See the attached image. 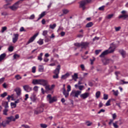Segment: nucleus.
<instances>
[{"instance_id": "11", "label": "nucleus", "mask_w": 128, "mask_h": 128, "mask_svg": "<svg viewBox=\"0 0 128 128\" xmlns=\"http://www.w3.org/2000/svg\"><path fill=\"white\" fill-rule=\"evenodd\" d=\"M14 37H13L12 38V43L16 44L18 40V36H20V35L18 34H14Z\"/></svg>"}, {"instance_id": "55", "label": "nucleus", "mask_w": 128, "mask_h": 128, "mask_svg": "<svg viewBox=\"0 0 128 128\" xmlns=\"http://www.w3.org/2000/svg\"><path fill=\"white\" fill-rule=\"evenodd\" d=\"M114 28H115L116 32H118L120 30L121 27L120 26L115 27Z\"/></svg>"}, {"instance_id": "2", "label": "nucleus", "mask_w": 128, "mask_h": 128, "mask_svg": "<svg viewBox=\"0 0 128 128\" xmlns=\"http://www.w3.org/2000/svg\"><path fill=\"white\" fill-rule=\"evenodd\" d=\"M114 52V48L110 46L109 48L105 51H104L100 55V58H104L108 54H112Z\"/></svg>"}, {"instance_id": "6", "label": "nucleus", "mask_w": 128, "mask_h": 128, "mask_svg": "<svg viewBox=\"0 0 128 128\" xmlns=\"http://www.w3.org/2000/svg\"><path fill=\"white\" fill-rule=\"evenodd\" d=\"M80 94H82V91L73 90L71 92L70 96H73L74 98H78V96Z\"/></svg>"}, {"instance_id": "9", "label": "nucleus", "mask_w": 128, "mask_h": 128, "mask_svg": "<svg viewBox=\"0 0 128 128\" xmlns=\"http://www.w3.org/2000/svg\"><path fill=\"white\" fill-rule=\"evenodd\" d=\"M44 112V108L42 107H40L38 108L36 110H34V114H41V112Z\"/></svg>"}, {"instance_id": "20", "label": "nucleus", "mask_w": 128, "mask_h": 128, "mask_svg": "<svg viewBox=\"0 0 128 128\" xmlns=\"http://www.w3.org/2000/svg\"><path fill=\"white\" fill-rule=\"evenodd\" d=\"M112 62V60L107 59L103 62V64L105 66H106V64H110V62Z\"/></svg>"}, {"instance_id": "16", "label": "nucleus", "mask_w": 128, "mask_h": 128, "mask_svg": "<svg viewBox=\"0 0 128 128\" xmlns=\"http://www.w3.org/2000/svg\"><path fill=\"white\" fill-rule=\"evenodd\" d=\"M30 98L32 100V102H34L36 100H38V98H36V95L34 93L33 94H32L31 96L30 97Z\"/></svg>"}, {"instance_id": "39", "label": "nucleus", "mask_w": 128, "mask_h": 128, "mask_svg": "<svg viewBox=\"0 0 128 128\" xmlns=\"http://www.w3.org/2000/svg\"><path fill=\"white\" fill-rule=\"evenodd\" d=\"M113 126L114 127V128H118V121L115 122H113Z\"/></svg>"}, {"instance_id": "45", "label": "nucleus", "mask_w": 128, "mask_h": 128, "mask_svg": "<svg viewBox=\"0 0 128 128\" xmlns=\"http://www.w3.org/2000/svg\"><path fill=\"white\" fill-rule=\"evenodd\" d=\"M8 52H14V46H9V48H8Z\"/></svg>"}, {"instance_id": "21", "label": "nucleus", "mask_w": 128, "mask_h": 128, "mask_svg": "<svg viewBox=\"0 0 128 128\" xmlns=\"http://www.w3.org/2000/svg\"><path fill=\"white\" fill-rule=\"evenodd\" d=\"M70 76V73L67 72L65 74L62 75L61 77L62 80H66V78H68Z\"/></svg>"}, {"instance_id": "40", "label": "nucleus", "mask_w": 128, "mask_h": 128, "mask_svg": "<svg viewBox=\"0 0 128 128\" xmlns=\"http://www.w3.org/2000/svg\"><path fill=\"white\" fill-rule=\"evenodd\" d=\"M20 54H16L14 55L13 58H14V60H16V58H20Z\"/></svg>"}, {"instance_id": "38", "label": "nucleus", "mask_w": 128, "mask_h": 128, "mask_svg": "<svg viewBox=\"0 0 128 128\" xmlns=\"http://www.w3.org/2000/svg\"><path fill=\"white\" fill-rule=\"evenodd\" d=\"M112 92H114V96H118V90H116L114 91V90H112Z\"/></svg>"}, {"instance_id": "49", "label": "nucleus", "mask_w": 128, "mask_h": 128, "mask_svg": "<svg viewBox=\"0 0 128 128\" xmlns=\"http://www.w3.org/2000/svg\"><path fill=\"white\" fill-rule=\"evenodd\" d=\"M112 120H114L116 118V114L114 113L112 114Z\"/></svg>"}, {"instance_id": "1", "label": "nucleus", "mask_w": 128, "mask_h": 128, "mask_svg": "<svg viewBox=\"0 0 128 128\" xmlns=\"http://www.w3.org/2000/svg\"><path fill=\"white\" fill-rule=\"evenodd\" d=\"M32 84H40V86H46L48 84V81L44 79H34L32 80Z\"/></svg>"}, {"instance_id": "3", "label": "nucleus", "mask_w": 128, "mask_h": 128, "mask_svg": "<svg viewBox=\"0 0 128 128\" xmlns=\"http://www.w3.org/2000/svg\"><path fill=\"white\" fill-rule=\"evenodd\" d=\"M60 65H58L55 70L54 71L53 74L54 75L53 76V78L58 79L59 78L58 74H60Z\"/></svg>"}, {"instance_id": "59", "label": "nucleus", "mask_w": 128, "mask_h": 128, "mask_svg": "<svg viewBox=\"0 0 128 128\" xmlns=\"http://www.w3.org/2000/svg\"><path fill=\"white\" fill-rule=\"evenodd\" d=\"M22 128H30V126L28 125L22 124Z\"/></svg>"}, {"instance_id": "15", "label": "nucleus", "mask_w": 128, "mask_h": 128, "mask_svg": "<svg viewBox=\"0 0 128 128\" xmlns=\"http://www.w3.org/2000/svg\"><path fill=\"white\" fill-rule=\"evenodd\" d=\"M14 92H16L17 96H20L22 94V90L20 88H16L14 89Z\"/></svg>"}, {"instance_id": "42", "label": "nucleus", "mask_w": 128, "mask_h": 128, "mask_svg": "<svg viewBox=\"0 0 128 128\" xmlns=\"http://www.w3.org/2000/svg\"><path fill=\"white\" fill-rule=\"evenodd\" d=\"M104 100H108V95L104 94V98H103Z\"/></svg>"}, {"instance_id": "10", "label": "nucleus", "mask_w": 128, "mask_h": 128, "mask_svg": "<svg viewBox=\"0 0 128 128\" xmlns=\"http://www.w3.org/2000/svg\"><path fill=\"white\" fill-rule=\"evenodd\" d=\"M90 92H84V94H81L80 95V98H82V100H86V98H88V96H90Z\"/></svg>"}, {"instance_id": "53", "label": "nucleus", "mask_w": 128, "mask_h": 128, "mask_svg": "<svg viewBox=\"0 0 128 128\" xmlns=\"http://www.w3.org/2000/svg\"><path fill=\"white\" fill-rule=\"evenodd\" d=\"M36 68L35 66H33L32 68V72H33V74H34L36 72Z\"/></svg>"}, {"instance_id": "23", "label": "nucleus", "mask_w": 128, "mask_h": 128, "mask_svg": "<svg viewBox=\"0 0 128 128\" xmlns=\"http://www.w3.org/2000/svg\"><path fill=\"white\" fill-rule=\"evenodd\" d=\"M6 54L5 53H4L0 56V62L3 60H4V58H6Z\"/></svg>"}, {"instance_id": "28", "label": "nucleus", "mask_w": 128, "mask_h": 128, "mask_svg": "<svg viewBox=\"0 0 128 128\" xmlns=\"http://www.w3.org/2000/svg\"><path fill=\"white\" fill-rule=\"evenodd\" d=\"M94 26V23H92V22H90L86 24V28H92V26Z\"/></svg>"}, {"instance_id": "52", "label": "nucleus", "mask_w": 128, "mask_h": 128, "mask_svg": "<svg viewBox=\"0 0 128 128\" xmlns=\"http://www.w3.org/2000/svg\"><path fill=\"white\" fill-rule=\"evenodd\" d=\"M67 92H70L71 90L72 87L70 86V85H68L67 86Z\"/></svg>"}, {"instance_id": "43", "label": "nucleus", "mask_w": 128, "mask_h": 128, "mask_svg": "<svg viewBox=\"0 0 128 128\" xmlns=\"http://www.w3.org/2000/svg\"><path fill=\"white\" fill-rule=\"evenodd\" d=\"M8 96V92H4V94H0L1 98H4Z\"/></svg>"}, {"instance_id": "36", "label": "nucleus", "mask_w": 128, "mask_h": 128, "mask_svg": "<svg viewBox=\"0 0 128 128\" xmlns=\"http://www.w3.org/2000/svg\"><path fill=\"white\" fill-rule=\"evenodd\" d=\"M63 94L64 95L65 98H68V96L69 92L68 91L63 92Z\"/></svg>"}, {"instance_id": "44", "label": "nucleus", "mask_w": 128, "mask_h": 128, "mask_svg": "<svg viewBox=\"0 0 128 128\" xmlns=\"http://www.w3.org/2000/svg\"><path fill=\"white\" fill-rule=\"evenodd\" d=\"M40 128H48V125H46V124H40Z\"/></svg>"}, {"instance_id": "5", "label": "nucleus", "mask_w": 128, "mask_h": 128, "mask_svg": "<svg viewBox=\"0 0 128 128\" xmlns=\"http://www.w3.org/2000/svg\"><path fill=\"white\" fill-rule=\"evenodd\" d=\"M74 46L77 48L81 47L82 48H86L88 46V44L86 42H82L81 43H76Z\"/></svg>"}, {"instance_id": "30", "label": "nucleus", "mask_w": 128, "mask_h": 128, "mask_svg": "<svg viewBox=\"0 0 128 128\" xmlns=\"http://www.w3.org/2000/svg\"><path fill=\"white\" fill-rule=\"evenodd\" d=\"M72 78L74 80H75V82H76V79L78 78V74L75 73L74 75L72 76Z\"/></svg>"}, {"instance_id": "7", "label": "nucleus", "mask_w": 128, "mask_h": 128, "mask_svg": "<svg viewBox=\"0 0 128 128\" xmlns=\"http://www.w3.org/2000/svg\"><path fill=\"white\" fill-rule=\"evenodd\" d=\"M47 98H48L49 104H52L53 102H56L58 100L56 96H54L52 98V95L50 94H48L47 96Z\"/></svg>"}, {"instance_id": "41", "label": "nucleus", "mask_w": 128, "mask_h": 128, "mask_svg": "<svg viewBox=\"0 0 128 128\" xmlns=\"http://www.w3.org/2000/svg\"><path fill=\"white\" fill-rule=\"evenodd\" d=\"M111 101H112V100L110 99L109 100H108L107 101V102L106 104V106H110V102Z\"/></svg>"}, {"instance_id": "35", "label": "nucleus", "mask_w": 128, "mask_h": 128, "mask_svg": "<svg viewBox=\"0 0 128 128\" xmlns=\"http://www.w3.org/2000/svg\"><path fill=\"white\" fill-rule=\"evenodd\" d=\"M100 92L98 91L96 94V97L97 98H100Z\"/></svg>"}, {"instance_id": "34", "label": "nucleus", "mask_w": 128, "mask_h": 128, "mask_svg": "<svg viewBox=\"0 0 128 128\" xmlns=\"http://www.w3.org/2000/svg\"><path fill=\"white\" fill-rule=\"evenodd\" d=\"M8 110L7 108H5L3 110V114H4V116H8Z\"/></svg>"}, {"instance_id": "12", "label": "nucleus", "mask_w": 128, "mask_h": 128, "mask_svg": "<svg viewBox=\"0 0 128 128\" xmlns=\"http://www.w3.org/2000/svg\"><path fill=\"white\" fill-rule=\"evenodd\" d=\"M38 36V33H36V34H34L32 37L30 38L28 42V44H30V42H34V40H36V38Z\"/></svg>"}, {"instance_id": "51", "label": "nucleus", "mask_w": 128, "mask_h": 128, "mask_svg": "<svg viewBox=\"0 0 128 128\" xmlns=\"http://www.w3.org/2000/svg\"><path fill=\"white\" fill-rule=\"evenodd\" d=\"M4 104L5 108H8V102H4Z\"/></svg>"}, {"instance_id": "56", "label": "nucleus", "mask_w": 128, "mask_h": 128, "mask_svg": "<svg viewBox=\"0 0 128 128\" xmlns=\"http://www.w3.org/2000/svg\"><path fill=\"white\" fill-rule=\"evenodd\" d=\"M100 52H102L101 50H96L95 54H96L98 55V54H100Z\"/></svg>"}, {"instance_id": "27", "label": "nucleus", "mask_w": 128, "mask_h": 128, "mask_svg": "<svg viewBox=\"0 0 128 128\" xmlns=\"http://www.w3.org/2000/svg\"><path fill=\"white\" fill-rule=\"evenodd\" d=\"M62 12L64 14H68L70 12V10H68V9H63L62 10Z\"/></svg>"}, {"instance_id": "8", "label": "nucleus", "mask_w": 128, "mask_h": 128, "mask_svg": "<svg viewBox=\"0 0 128 128\" xmlns=\"http://www.w3.org/2000/svg\"><path fill=\"white\" fill-rule=\"evenodd\" d=\"M23 88L26 92H30L32 90V88L28 84L24 86Z\"/></svg>"}, {"instance_id": "61", "label": "nucleus", "mask_w": 128, "mask_h": 128, "mask_svg": "<svg viewBox=\"0 0 128 128\" xmlns=\"http://www.w3.org/2000/svg\"><path fill=\"white\" fill-rule=\"evenodd\" d=\"M11 106L14 108H16V104L15 102H11Z\"/></svg>"}, {"instance_id": "19", "label": "nucleus", "mask_w": 128, "mask_h": 128, "mask_svg": "<svg viewBox=\"0 0 128 128\" xmlns=\"http://www.w3.org/2000/svg\"><path fill=\"white\" fill-rule=\"evenodd\" d=\"M124 18V20H128V14H124L123 15H120L118 16V18Z\"/></svg>"}, {"instance_id": "17", "label": "nucleus", "mask_w": 128, "mask_h": 128, "mask_svg": "<svg viewBox=\"0 0 128 128\" xmlns=\"http://www.w3.org/2000/svg\"><path fill=\"white\" fill-rule=\"evenodd\" d=\"M46 14H48L47 12H43L41 13V14L40 15H39V18H38V20H40V18H44V16H46Z\"/></svg>"}, {"instance_id": "57", "label": "nucleus", "mask_w": 128, "mask_h": 128, "mask_svg": "<svg viewBox=\"0 0 128 128\" xmlns=\"http://www.w3.org/2000/svg\"><path fill=\"white\" fill-rule=\"evenodd\" d=\"M35 18V16L34 14L31 15L30 17L28 18L29 20H34Z\"/></svg>"}, {"instance_id": "64", "label": "nucleus", "mask_w": 128, "mask_h": 128, "mask_svg": "<svg viewBox=\"0 0 128 128\" xmlns=\"http://www.w3.org/2000/svg\"><path fill=\"white\" fill-rule=\"evenodd\" d=\"M99 10H104V6H102L98 8Z\"/></svg>"}, {"instance_id": "63", "label": "nucleus", "mask_w": 128, "mask_h": 128, "mask_svg": "<svg viewBox=\"0 0 128 128\" xmlns=\"http://www.w3.org/2000/svg\"><path fill=\"white\" fill-rule=\"evenodd\" d=\"M84 88V86H78V88L80 90H82V88Z\"/></svg>"}, {"instance_id": "37", "label": "nucleus", "mask_w": 128, "mask_h": 128, "mask_svg": "<svg viewBox=\"0 0 128 128\" xmlns=\"http://www.w3.org/2000/svg\"><path fill=\"white\" fill-rule=\"evenodd\" d=\"M86 124L88 126H92V122L90 121H86Z\"/></svg>"}, {"instance_id": "32", "label": "nucleus", "mask_w": 128, "mask_h": 128, "mask_svg": "<svg viewBox=\"0 0 128 128\" xmlns=\"http://www.w3.org/2000/svg\"><path fill=\"white\" fill-rule=\"evenodd\" d=\"M26 0H19L17 2H16V4H17L18 6L20 4H22V2H24Z\"/></svg>"}, {"instance_id": "18", "label": "nucleus", "mask_w": 128, "mask_h": 128, "mask_svg": "<svg viewBox=\"0 0 128 128\" xmlns=\"http://www.w3.org/2000/svg\"><path fill=\"white\" fill-rule=\"evenodd\" d=\"M7 120H8L10 122H16V118H14V117L12 116L8 117Z\"/></svg>"}, {"instance_id": "31", "label": "nucleus", "mask_w": 128, "mask_h": 128, "mask_svg": "<svg viewBox=\"0 0 128 128\" xmlns=\"http://www.w3.org/2000/svg\"><path fill=\"white\" fill-rule=\"evenodd\" d=\"M56 24H50V28H52V30H54L56 28Z\"/></svg>"}, {"instance_id": "50", "label": "nucleus", "mask_w": 128, "mask_h": 128, "mask_svg": "<svg viewBox=\"0 0 128 128\" xmlns=\"http://www.w3.org/2000/svg\"><path fill=\"white\" fill-rule=\"evenodd\" d=\"M33 90L34 92H38V86H35L33 88Z\"/></svg>"}, {"instance_id": "54", "label": "nucleus", "mask_w": 128, "mask_h": 128, "mask_svg": "<svg viewBox=\"0 0 128 128\" xmlns=\"http://www.w3.org/2000/svg\"><path fill=\"white\" fill-rule=\"evenodd\" d=\"M80 68H81L82 70H86V68H84V64H82L80 66Z\"/></svg>"}, {"instance_id": "47", "label": "nucleus", "mask_w": 128, "mask_h": 128, "mask_svg": "<svg viewBox=\"0 0 128 128\" xmlns=\"http://www.w3.org/2000/svg\"><path fill=\"white\" fill-rule=\"evenodd\" d=\"M15 78L18 80H22V76H20V75H16L15 76Z\"/></svg>"}, {"instance_id": "33", "label": "nucleus", "mask_w": 128, "mask_h": 128, "mask_svg": "<svg viewBox=\"0 0 128 128\" xmlns=\"http://www.w3.org/2000/svg\"><path fill=\"white\" fill-rule=\"evenodd\" d=\"M12 4V3H7L6 4H4V8H10V6H10Z\"/></svg>"}, {"instance_id": "13", "label": "nucleus", "mask_w": 128, "mask_h": 128, "mask_svg": "<svg viewBox=\"0 0 128 128\" xmlns=\"http://www.w3.org/2000/svg\"><path fill=\"white\" fill-rule=\"evenodd\" d=\"M10 124V121L6 120V121H3L2 123H0V126H2L3 128H6V124Z\"/></svg>"}, {"instance_id": "25", "label": "nucleus", "mask_w": 128, "mask_h": 128, "mask_svg": "<svg viewBox=\"0 0 128 128\" xmlns=\"http://www.w3.org/2000/svg\"><path fill=\"white\" fill-rule=\"evenodd\" d=\"M42 56H44L43 53H40V56L38 57V60H40V62H42Z\"/></svg>"}, {"instance_id": "4", "label": "nucleus", "mask_w": 128, "mask_h": 128, "mask_svg": "<svg viewBox=\"0 0 128 128\" xmlns=\"http://www.w3.org/2000/svg\"><path fill=\"white\" fill-rule=\"evenodd\" d=\"M91 2L92 0H82L80 2V6L82 8L83 10H86V4H88Z\"/></svg>"}, {"instance_id": "62", "label": "nucleus", "mask_w": 128, "mask_h": 128, "mask_svg": "<svg viewBox=\"0 0 128 128\" xmlns=\"http://www.w3.org/2000/svg\"><path fill=\"white\" fill-rule=\"evenodd\" d=\"M4 82V78H0V84H2Z\"/></svg>"}, {"instance_id": "26", "label": "nucleus", "mask_w": 128, "mask_h": 128, "mask_svg": "<svg viewBox=\"0 0 128 128\" xmlns=\"http://www.w3.org/2000/svg\"><path fill=\"white\" fill-rule=\"evenodd\" d=\"M37 44H38L40 46H42L44 44V40L40 39L38 42Z\"/></svg>"}, {"instance_id": "48", "label": "nucleus", "mask_w": 128, "mask_h": 128, "mask_svg": "<svg viewBox=\"0 0 128 128\" xmlns=\"http://www.w3.org/2000/svg\"><path fill=\"white\" fill-rule=\"evenodd\" d=\"M112 16H114V14H108V16H107V18L108 20H110V18H112Z\"/></svg>"}, {"instance_id": "29", "label": "nucleus", "mask_w": 128, "mask_h": 128, "mask_svg": "<svg viewBox=\"0 0 128 128\" xmlns=\"http://www.w3.org/2000/svg\"><path fill=\"white\" fill-rule=\"evenodd\" d=\"M44 68L43 66H38V72H44Z\"/></svg>"}, {"instance_id": "58", "label": "nucleus", "mask_w": 128, "mask_h": 128, "mask_svg": "<svg viewBox=\"0 0 128 128\" xmlns=\"http://www.w3.org/2000/svg\"><path fill=\"white\" fill-rule=\"evenodd\" d=\"M94 60H96V58H93V59H90V60L91 64H94Z\"/></svg>"}, {"instance_id": "24", "label": "nucleus", "mask_w": 128, "mask_h": 128, "mask_svg": "<svg viewBox=\"0 0 128 128\" xmlns=\"http://www.w3.org/2000/svg\"><path fill=\"white\" fill-rule=\"evenodd\" d=\"M6 30H8V28L6 26H3L2 28V30H0V32L4 34V32Z\"/></svg>"}, {"instance_id": "14", "label": "nucleus", "mask_w": 128, "mask_h": 128, "mask_svg": "<svg viewBox=\"0 0 128 128\" xmlns=\"http://www.w3.org/2000/svg\"><path fill=\"white\" fill-rule=\"evenodd\" d=\"M18 6L16 3L12 6H9V8H10V10L14 11L16 10H18Z\"/></svg>"}, {"instance_id": "60", "label": "nucleus", "mask_w": 128, "mask_h": 128, "mask_svg": "<svg viewBox=\"0 0 128 128\" xmlns=\"http://www.w3.org/2000/svg\"><path fill=\"white\" fill-rule=\"evenodd\" d=\"M48 34V30H44L42 33V35L44 36H46Z\"/></svg>"}, {"instance_id": "46", "label": "nucleus", "mask_w": 128, "mask_h": 128, "mask_svg": "<svg viewBox=\"0 0 128 128\" xmlns=\"http://www.w3.org/2000/svg\"><path fill=\"white\" fill-rule=\"evenodd\" d=\"M45 88L46 90H52V88H50V85H48L46 84V86H45Z\"/></svg>"}, {"instance_id": "22", "label": "nucleus", "mask_w": 128, "mask_h": 128, "mask_svg": "<svg viewBox=\"0 0 128 128\" xmlns=\"http://www.w3.org/2000/svg\"><path fill=\"white\" fill-rule=\"evenodd\" d=\"M120 54L122 56V58H126V51H124V50H120Z\"/></svg>"}]
</instances>
